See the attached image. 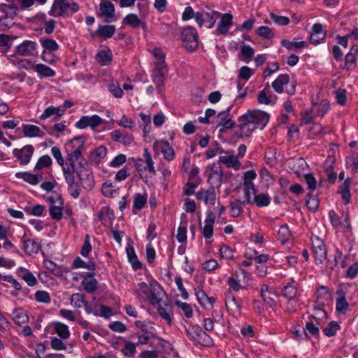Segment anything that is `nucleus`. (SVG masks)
Wrapping results in <instances>:
<instances>
[{"instance_id":"1","label":"nucleus","mask_w":358,"mask_h":358,"mask_svg":"<svg viewBox=\"0 0 358 358\" xmlns=\"http://www.w3.org/2000/svg\"><path fill=\"white\" fill-rule=\"evenodd\" d=\"M75 173L79 178L83 188L92 189L94 182L92 172L87 169V162L81 159L78 162L77 167L66 166L64 168V176L68 184V191L71 196L76 199L80 196L79 184L75 182Z\"/></svg>"},{"instance_id":"2","label":"nucleus","mask_w":358,"mask_h":358,"mask_svg":"<svg viewBox=\"0 0 358 358\" xmlns=\"http://www.w3.org/2000/svg\"><path fill=\"white\" fill-rule=\"evenodd\" d=\"M268 120L269 115L264 111L259 110H249L238 118L237 126L238 130L236 131L235 134L238 138L248 137L255 130L257 129H263L267 124Z\"/></svg>"},{"instance_id":"3","label":"nucleus","mask_w":358,"mask_h":358,"mask_svg":"<svg viewBox=\"0 0 358 358\" xmlns=\"http://www.w3.org/2000/svg\"><path fill=\"white\" fill-rule=\"evenodd\" d=\"M85 137L84 136L74 137L69 141L66 149L71 147V150L69 151L66 162H64L61 151L58 147L54 146L51 148L52 156L55 158L58 164L62 167L63 171L64 168L66 166L77 167L78 162L81 161V159H85L84 157H82V152L85 150Z\"/></svg>"},{"instance_id":"4","label":"nucleus","mask_w":358,"mask_h":358,"mask_svg":"<svg viewBox=\"0 0 358 358\" xmlns=\"http://www.w3.org/2000/svg\"><path fill=\"white\" fill-rule=\"evenodd\" d=\"M138 287V289L134 291V294L153 306L159 304L162 301V297L166 296L162 286L155 280H151L149 285L145 282H140Z\"/></svg>"},{"instance_id":"5","label":"nucleus","mask_w":358,"mask_h":358,"mask_svg":"<svg viewBox=\"0 0 358 358\" xmlns=\"http://www.w3.org/2000/svg\"><path fill=\"white\" fill-rule=\"evenodd\" d=\"M79 8L80 6L77 3H71L68 0H55L49 14L53 17L69 15V10L71 11V15L78 12Z\"/></svg>"},{"instance_id":"6","label":"nucleus","mask_w":358,"mask_h":358,"mask_svg":"<svg viewBox=\"0 0 358 358\" xmlns=\"http://www.w3.org/2000/svg\"><path fill=\"white\" fill-rule=\"evenodd\" d=\"M181 38L187 50L194 51L197 49L198 34L195 28L189 26L184 28L181 32Z\"/></svg>"},{"instance_id":"7","label":"nucleus","mask_w":358,"mask_h":358,"mask_svg":"<svg viewBox=\"0 0 358 358\" xmlns=\"http://www.w3.org/2000/svg\"><path fill=\"white\" fill-rule=\"evenodd\" d=\"M34 152V148L33 145H27L21 149H14L13 155L17 159L21 165H27L30 162Z\"/></svg>"},{"instance_id":"8","label":"nucleus","mask_w":358,"mask_h":358,"mask_svg":"<svg viewBox=\"0 0 358 358\" xmlns=\"http://www.w3.org/2000/svg\"><path fill=\"white\" fill-rule=\"evenodd\" d=\"M143 155L145 158L146 166H143V160L142 159H136L135 160V166L136 167V169L139 172L143 171H148L150 173L155 175L156 171L154 167V162L152 161L150 154L148 152V148L144 149Z\"/></svg>"},{"instance_id":"9","label":"nucleus","mask_w":358,"mask_h":358,"mask_svg":"<svg viewBox=\"0 0 358 358\" xmlns=\"http://www.w3.org/2000/svg\"><path fill=\"white\" fill-rule=\"evenodd\" d=\"M102 119L97 115L92 116H83L76 123V127L78 129H83L87 127L94 129L101 124Z\"/></svg>"},{"instance_id":"10","label":"nucleus","mask_w":358,"mask_h":358,"mask_svg":"<svg viewBox=\"0 0 358 358\" xmlns=\"http://www.w3.org/2000/svg\"><path fill=\"white\" fill-rule=\"evenodd\" d=\"M99 9L101 14L106 17L105 22H110L117 20V17H115V6L110 1H101L99 4Z\"/></svg>"},{"instance_id":"11","label":"nucleus","mask_w":358,"mask_h":358,"mask_svg":"<svg viewBox=\"0 0 358 358\" xmlns=\"http://www.w3.org/2000/svg\"><path fill=\"white\" fill-rule=\"evenodd\" d=\"M36 43L31 41H24L17 46L16 53L23 56H32L35 55Z\"/></svg>"},{"instance_id":"12","label":"nucleus","mask_w":358,"mask_h":358,"mask_svg":"<svg viewBox=\"0 0 358 358\" xmlns=\"http://www.w3.org/2000/svg\"><path fill=\"white\" fill-rule=\"evenodd\" d=\"M343 216L345 218L344 221L342 222L334 210H331L329 212V217L331 223L334 228H338V227L343 225L347 230H350L351 225L349 220V215L346 213L343 214Z\"/></svg>"},{"instance_id":"13","label":"nucleus","mask_w":358,"mask_h":358,"mask_svg":"<svg viewBox=\"0 0 358 358\" xmlns=\"http://www.w3.org/2000/svg\"><path fill=\"white\" fill-rule=\"evenodd\" d=\"M195 196L198 200L203 201L206 204H215L216 196L213 187L209 189H201L195 194Z\"/></svg>"},{"instance_id":"14","label":"nucleus","mask_w":358,"mask_h":358,"mask_svg":"<svg viewBox=\"0 0 358 358\" xmlns=\"http://www.w3.org/2000/svg\"><path fill=\"white\" fill-rule=\"evenodd\" d=\"M113 141L122 143L125 146L130 145L134 141L131 134H123L120 130H114L110 133Z\"/></svg>"},{"instance_id":"15","label":"nucleus","mask_w":358,"mask_h":358,"mask_svg":"<svg viewBox=\"0 0 358 358\" xmlns=\"http://www.w3.org/2000/svg\"><path fill=\"white\" fill-rule=\"evenodd\" d=\"M215 223V215L213 212L209 211L205 220V225L202 229L203 236L206 238H210L213 234V224Z\"/></svg>"},{"instance_id":"16","label":"nucleus","mask_w":358,"mask_h":358,"mask_svg":"<svg viewBox=\"0 0 358 358\" xmlns=\"http://www.w3.org/2000/svg\"><path fill=\"white\" fill-rule=\"evenodd\" d=\"M229 153V152H228L225 155L220 156L219 158L220 162L224 164L229 168H233L236 170L239 169L241 167V162L238 159V157L232 153L228 155Z\"/></svg>"},{"instance_id":"17","label":"nucleus","mask_w":358,"mask_h":358,"mask_svg":"<svg viewBox=\"0 0 358 358\" xmlns=\"http://www.w3.org/2000/svg\"><path fill=\"white\" fill-rule=\"evenodd\" d=\"M233 16L231 13H225L222 15L221 21L217 27V31L222 34H226L232 25Z\"/></svg>"},{"instance_id":"18","label":"nucleus","mask_w":358,"mask_h":358,"mask_svg":"<svg viewBox=\"0 0 358 358\" xmlns=\"http://www.w3.org/2000/svg\"><path fill=\"white\" fill-rule=\"evenodd\" d=\"M15 176L34 185H37L43 180L42 174H33L29 172H17Z\"/></svg>"},{"instance_id":"19","label":"nucleus","mask_w":358,"mask_h":358,"mask_svg":"<svg viewBox=\"0 0 358 358\" xmlns=\"http://www.w3.org/2000/svg\"><path fill=\"white\" fill-rule=\"evenodd\" d=\"M122 23L124 24H128L133 28H138L141 27L143 29H146V24L142 22L136 14L134 13H130L126 15L122 20Z\"/></svg>"},{"instance_id":"20","label":"nucleus","mask_w":358,"mask_h":358,"mask_svg":"<svg viewBox=\"0 0 358 358\" xmlns=\"http://www.w3.org/2000/svg\"><path fill=\"white\" fill-rule=\"evenodd\" d=\"M22 131L24 136L28 138L43 137L45 134L38 127L32 124H23Z\"/></svg>"},{"instance_id":"21","label":"nucleus","mask_w":358,"mask_h":358,"mask_svg":"<svg viewBox=\"0 0 358 358\" xmlns=\"http://www.w3.org/2000/svg\"><path fill=\"white\" fill-rule=\"evenodd\" d=\"M289 81V77L287 74H281L272 83V87L275 92L281 94L284 91V85H287Z\"/></svg>"},{"instance_id":"22","label":"nucleus","mask_w":358,"mask_h":358,"mask_svg":"<svg viewBox=\"0 0 358 358\" xmlns=\"http://www.w3.org/2000/svg\"><path fill=\"white\" fill-rule=\"evenodd\" d=\"M225 306L229 311L236 312L240 310V306L231 290H229L225 294Z\"/></svg>"},{"instance_id":"23","label":"nucleus","mask_w":358,"mask_h":358,"mask_svg":"<svg viewBox=\"0 0 358 358\" xmlns=\"http://www.w3.org/2000/svg\"><path fill=\"white\" fill-rule=\"evenodd\" d=\"M84 289L88 293H94L97 289V281L93 278V273L89 274L82 281Z\"/></svg>"},{"instance_id":"24","label":"nucleus","mask_w":358,"mask_h":358,"mask_svg":"<svg viewBox=\"0 0 358 358\" xmlns=\"http://www.w3.org/2000/svg\"><path fill=\"white\" fill-rule=\"evenodd\" d=\"M107 153L106 147L101 145L91 152L90 155V160L95 164H99L102 159H103Z\"/></svg>"},{"instance_id":"25","label":"nucleus","mask_w":358,"mask_h":358,"mask_svg":"<svg viewBox=\"0 0 358 358\" xmlns=\"http://www.w3.org/2000/svg\"><path fill=\"white\" fill-rule=\"evenodd\" d=\"M127 255L129 262L131 264L134 269H139L142 268V264L138 259L135 253L134 249L131 245H128L126 248Z\"/></svg>"},{"instance_id":"26","label":"nucleus","mask_w":358,"mask_h":358,"mask_svg":"<svg viewBox=\"0 0 358 358\" xmlns=\"http://www.w3.org/2000/svg\"><path fill=\"white\" fill-rule=\"evenodd\" d=\"M53 328L56 334L61 339H67L70 337V331L67 325L64 323L56 322L53 324Z\"/></svg>"},{"instance_id":"27","label":"nucleus","mask_w":358,"mask_h":358,"mask_svg":"<svg viewBox=\"0 0 358 358\" xmlns=\"http://www.w3.org/2000/svg\"><path fill=\"white\" fill-rule=\"evenodd\" d=\"M0 11L4 13V16L13 20L17 14L18 8L14 4L3 3L0 5Z\"/></svg>"},{"instance_id":"28","label":"nucleus","mask_w":358,"mask_h":358,"mask_svg":"<svg viewBox=\"0 0 358 358\" xmlns=\"http://www.w3.org/2000/svg\"><path fill=\"white\" fill-rule=\"evenodd\" d=\"M227 284L229 286V288L235 292H238L241 289L247 288V285L244 286L241 284V281L238 280V272H235L227 279Z\"/></svg>"},{"instance_id":"29","label":"nucleus","mask_w":358,"mask_h":358,"mask_svg":"<svg viewBox=\"0 0 358 358\" xmlns=\"http://www.w3.org/2000/svg\"><path fill=\"white\" fill-rule=\"evenodd\" d=\"M115 31V27L114 25H100L96 31L98 36L103 38H111Z\"/></svg>"},{"instance_id":"30","label":"nucleus","mask_w":358,"mask_h":358,"mask_svg":"<svg viewBox=\"0 0 358 358\" xmlns=\"http://www.w3.org/2000/svg\"><path fill=\"white\" fill-rule=\"evenodd\" d=\"M40 42L42 47L45 49L44 51L48 53L57 51L59 49V45L55 40L45 38H41Z\"/></svg>"},{"instance_id":"31","label":"nucleus","mask_w":358,"mask_h":358,"mask_svg":"<svg viewBox=\"0 0 358 358\" xmlns=\"http://www.w3.org/2000/svg\"><path fill=\"white\" fill-rule=\"evenodd\" d=\"M45 268L51 271L54 275L57 276H62L64 272H68L69 270L66 268L58 266L53 262L47 260L44 262Z\"/></svg>"},{"instance_id":"32","label":"nucleus","mask_w":358,"mask_h":358,"mask_svg":"<svg viewBox=\"0 0 358 358\" xmlns=\"http://www.w3.org/2000/svg\"><path fill=\"white\" fill-rule=\"evenodd\" d=\"M98 62L102 66L108 65L112 60V54L110 50H101L96 56Z\"/></svg>"},{"instance_id":"33","label":"nucleus","mask_w":358,"mask_h":358,"mask_svg":"<svg viewBox=\"0 0 358 358\" xmlns=\"http://www.w3.org/2000/svg\"><path fill=\"white\" fill-rule=\"evenodd\" d=\"M337 294L339 295V297L336 300V310L340 313H345L347 311L349 305L345 298L344 292L342 290H339L337 292Z\"/></svg>"},{"instance_id":"34","label":"nucleus","mask_w":358,"mask_h":358,"mask_svg":"<svg viewBox=\"0 0 358 358\" xmlns=\"http://www.w3.org/2000/svg\"><path fill=\"white\" fill-rule=\"evenodd\" d=\"M282 294L287 299L299 298L297 288L290 283L282 288Z\"/></svg>"},{"instance_id":"35","label":"nucleus","mask_w":358,"mask_h":358,"mask_svg":"<svg viewBox=\"0 0 358 358\" xmlns=\"http://www.w3.org/2000/svg\"><path fill=\"white\" fill-rule=\"evenodd\" d=\"M34 70L37 72L41 76L43 77H53L55 76V72L49 66L43 64H38L34 66Z\"/></svg>"},{"instance_id":"36","label":"nucleus","mask_w":358,"mask_h":358,"mask_svg":"<svg viewBox=\"0 0 358 358\" xmlns=\"http://www.w3.org/2000/svg\"><path fill=\"white\" fill-rule=\"evenodd\" d=\"M314 257L317 264H322L327 258V248L326 245L312 248Z\"/></svg>"},{"instance_id":"37","label":"nucleus","mask_w":358,"mask_h":358,"mask_svg":"<svg viewBox=\"0 0 358 358\" xmlns=\"http://www.w3.org/2000/svg\"><path fill=\"white\" fill-rule=\"evenodd\" d=\"M243 194L244 199L241 200V203L243 205H246L248 203H252L253 201H252V194L255 195V189L254 185H243Z\"/></svg>"},{"instance_id":"38","label":"nucleus","mask_w":358,"mask_h":358,"mask_svg":"<svg viewBox=\"0 0 358 358\" xmlns=\"http://www.w3.org/2000/svg\"><path fill=\"white\" fill-rule=\"evenodd\" d=\"M24 249L27 254L32 255L38 252L40 246L35 241L27 239L24 241Z\"/></svg>"},{"instance_id":"39","label":"nucleus","mask_w":358,"mask_h":358,"mask_svg":"<svg viewBox=\"0 0 358 358\" xmlns=\"http://www.w3.org/2000/svg\"><path fill=\"white\" fill-rule=\"evenodd\" d=\"M271 202L269 196L266 194H255L252 203H255L258 207L268 206Z\"/></svg>"},{"instance_id":"40","label":"nucleus","mask_w":358,"mask_h":358,"mask_svg":"<svg viewBox=\"0 0 358 358\" xmlns=\"http://www.w3.org/2000/svg\"><path fill=\"white\" fill-rule=\"evenodd\" d=\"M186 333L189 336V339L193 341L194 343L198 339L199 334H201L202 329L198 325H192L190 324L187 327L185 328Z\"/></svg>"},{"instance_id":"41","label":"nucleus","mask_w":358,"mask_h":358,"mask_svg":"<svg viewBox=\"0 0 358 358\" xmlns=\"http://www.w3.org/2000/svg\"><path fill=\"white\" fill-rule=\"evenodd\" d=\"M13 320L15 324L22 325L29 322V317L22 310H17L13 313Z\"/></svg>"},{"instance_id":"42","label":"nucleus","mask_w":358,"mask_h":358,"mask_svg":"<svg viewBox=\"0 0 358 358\" xmlns=\"http://www.w3.org/2000/svg\"><path fill=\"white\" fill-rule=\"evenodd\" d=\"M241 199H236L234 201H231L230 202V212L234 217H237L240 215L242 212V206H243L241 203Z\"/></svg>"},{"instance_id":"43","label":"nucleus","mask_w":358,"mask_h":358,"mask_svg":"<svg viewBox=\"0 0 358 358\" xmlns=\"http://www.w3.org/2000/svg\"><path fill=\"white\" fill-rule=\"evenodd\" d=\"M331 299V294L329 289L324 287H320V289L317 292V301L320 305H324L326 302H327Z\"/></svg>"},{"instance_id":"44","label":"nucleus","mask_w":358,"mask_h":358,"mask_svg":"<svg viewBox=\"0 0 358 358\" xmlns=\"http://www.w3.org/2000/svg\"><path fill=\"white\" fill-rule=\"evenodd\" d=\"M222 175L223 172L221 169L220 170L212 169L208 178V181L211 184L220 185L222 183Z\"/></svg>"},{"instance_id":"45","label":"nucleus","mask_w":358,"mask_h":358,"mask_svg":"<svg viewBox=\"0 0 358 358\" xmlns=\"http://www.w3.org/2000/svg\"><path fill=\"white\" fill-rule=\"evenodd\" d=\"M166 308L159 306L157 308V312L159 315L165 320L169 324H171L172 322V319L171 317V313L172 312L171 307L169 306L168 304H166Z\"/></svg>"},{"instance_id":"46","label":"nucleus","mask_w":358,"mask_h":358,"mask_svg":"<svg viewBox=\"0 0 358 358\" xmlns=\"http://www.w3.org/2000/svg\"><path fill=\"white\" fill-rule=\"evenodd\" d=\"M195 344L210 347L213 345V341L212 338L205 331L202 330L201 334H199L198 339L195 342Z\"/></svg>"},{"instance_id":"47","label":"nucleus","mask_w":358,"mask_h":358,"mask_svg":"<svg viewBox=\"0 0 358 358\" xmlns=\"http://www.w3.org/2000/svg\"><path fill=\"white\" fill-rule=\"evenodd\" d=\"M256 34L258 36L266 39H271L274 37V32L273 29L265 26L259 27L256 30Z\"/></svg>"},{"instance_id":"48","label":"nucleus","mask_w":358,"mask_h":358,"mask_svg":"<svg viewBox=\"0 0 358 358\" xmlns=\"http://www.w3.org/2000/svg\"><path fill=\"white\" fill-rule=\"evenodd\" d=\"M164 147L162 148V152L163 153L164 157L169 160L171 161L175 157V152L173 148L169 145L168 141L163 142Z\"/></svg>"},{"instance_id":"49","label":"nucleus","mask_w":358,"mask_h":358,"mask_svg":"<svg viewBox=\"0 0 358 358\" xmlns=\"http://www.w3.org/2000/svg\"><path fill=\"white\" fill-rule=\"evenodd\" d=\"M52 164V159L50 158V157L49 155H43L42 157H41L36 166H35V168L34 169L35 170H40L43 168H46V167H49L50 166H51Z\"/></svg>"},{"instance_id":"50","label":"nucleus","mask_w":358,"mask_h":358,"mask_svg":"<svg viewBox=\"0 0 358 358\" xmlns=\"http://www.w3.org/2000/svg\"><path fill=\"white\" fill-rule=\"evenodd\" d=\"M271 94L270 92H267L266 90H262L259 92L258 94V102L261 104H270V103H274V102H272L271 100Z\"/></svg>"},{"instance_id":"51","label":"nucleus","mask_w":358,"mask_h":358,"mask_svg":"<svg viewBox=\"0 0 358 358\" xmlns=\"http://www.w3.org/2000/svg\"><path fill=\"white\" fill-rule=\"evenodd\" d=\"M340 329V326L338 322L332 321L324 329V334L331 337L336 334V331Z\"/></svg>"},{"instance_id":"52","label":"nucleus","mask_w":358,"mask_h":358,"mask_svg":"<svg viewBox=\"0 0 358 358\" xmlns=\"http://www.w3.org/2000/svg\"><path fill=\"white\" fill-rule=\"evenodd\" d=\"M87 301L85 299V296L83 294L76 293L71 295V303L75 307L81 308L84 306Z\"/></svg>"},{"instance_id":"53","label":"nucleus","mask_w":358,"mask_h":358,"mask_svg":"<svg viewBox=\"0 0 358 358\" xmlns=\"http://www.w3.org/2000/svg\"><path fill=\"white\" fill-rule=\"evenodd\" d=\"M300 303L299 301V298L287 299L286 310L289 313H293L300 309Z\"/></svg>"},{"instance_id":"54","label":"nucleus","mask_w":358,"mask_h":358,"mask_svg":"<svg viewBox=\"0 0 358 358\" xmlns=\"http://www.w3.org/2000/svg\"><path fill=\"white\" fill-rule=\"evenodd\" d=\"M73 266L74 268H85L92 271L95 269L94 263L90 262L89 264H87L78 257L74 259Z\"/></svg>"},{"instance_id":"55","label":"nucleus","mask_w":358,"mask_h":358,"mask_svg":"<svg viewBox=\"0 0 358 358\" xmlns=\"http://www.w3.org/2000/svg\"><path fill=\"white\" fill-rule=\"evenodd\" d=\"M345 66L348 70H352L356 66V55L353 52H348L345 58Z\"/></svg>"},{"instance_id":"56","label":"nucleus","mask_w":358,"mask_h":358,"mask_svg":"<svg viewBox=\"0 0 358 358\" xmlns=\"http://www.w3.org/2000/svg\"><path fill=\"white\" fill-rule=\"evenodd\" d=\"M344 259H345V258L343 255V253L341 251L337 250L334 255V262H335L332 263V262H328L327 266L329 268L333 269L336 265L340 264L341 265V266L343 267L344 266Z\"/></svg>"},{"instance_id":"57","label":"nucleus","mask_w":358,"mask_h":358,"mask_svg":"<svg viewBox=\"0 0 358 358\" xmlns=\"http://www.w3.org/2000/svg\"><path fill=\"white\" fill-rule=\"evenodd\" d=\"M152 80L157 87H161L164 85V73L161 70H154L152 75Z\"/></svg>"},{"instance_id":"58","label":"nucleus","mask_w":358,"mask_h":358,"mask_svg":"<svg viewBox=\"0 0 358 358\" xmlns=\"http://www.w3.org/2000/svg\"><path fill=\"white\" fill-rule=\"evenodd\" d=\"M35 299L40 303H48L50 302V296L49 294L43 290H38L35 293Z\"/></svg>"},{"instance_id":"59","label":"nucleus","mask_w":358,"mask_h":358,"mask_svg":"<svg viewBox=\"0 0 358 358\" xmlns=\"http://www.w3.org/2000/svg\"><path fill=\"white\" fill-rule=\"evenodd\" d=\"M220 255L222 258L231 259L234 257V252L228 245H222L220 248Z\"/></svg>"},{"instance_id":"60","label":"nucleus","mask_w":358,"mask_h":358,"mask_svg":"<svg viewBox=\"0 0 358 358\" xmlns=\"http://www.w3.org/2000/svg\"><path fill=\"white\" fill-rule=\"evenodd\" d=\"M176 304L178 308H180L182 310L185 316L187 318H190L192 317L193 310L189 304H188L187 303L181 302L180 301H176Z\"/></svg>"},{"instance_id":"61","label":"nucleus","mask_w":358,"mask_h":358,"mask_svg":"<svg viewBox=\"0 0 358 358\" xmlns=\"http://www.w3.org/2000/svg\"><path fill=\"white\" fill-rule=\"evenodd\" d=\"M49 211L53 220H60L62 218V207L51 205Z\"/></svg>"},{"instance_id":"62","label":"nucleus","mask_w":358,"mask_h":358,"mask_svg":"<svg viewBox=\"0 0 358 358\" xmlns=\"http://www.w3.org/2000/svg\"><path fill=\"white\" fill-rule=\"evenodd\" d=\"M121 351L124 355L132 357L136 353V344L131 342H127Z\"/></svg>"},{"instance_id":"63","label":"nucleus","mask_w":358,"mask_h":358,"mask_svg":"<svg viewBox=\"0 0 358 358\" xmlns=\"http://www.w3.org/2000/svg\"><path fill=\"white\" fill-rule=\"evenodd\" d=\"M241 53L242 57L245 60H250L255 54L254 49L248 45H243L241 46Z\"/></svg>"},{"instance_id":"64","label":"nucleus","mask_w":358,"mask_h":358,"mask_svg":"<svg viewBox=\"0 0 358 358\" xmlns=\"http://www.w3.org/2000/svg\"><path fill=\"white\" fill-rule=\"evenodd\" d=\"M147 201V197L139 194H136L134 201V208L138 210L143 208Z\"/></svg>"}]
</instances>
